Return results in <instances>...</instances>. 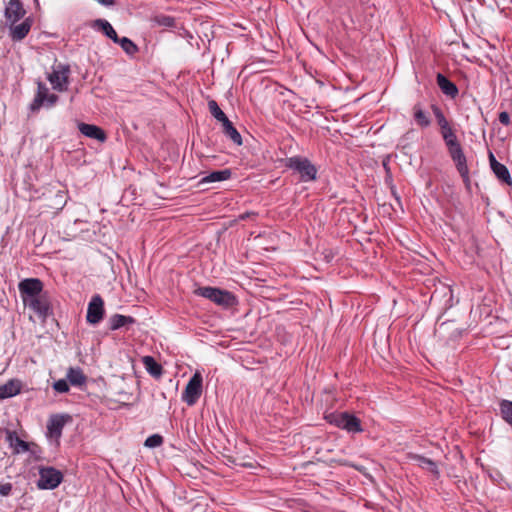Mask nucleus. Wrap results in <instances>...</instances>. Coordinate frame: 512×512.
Instances as JSON below:
<instances>
[{
	"label": "nucleus",
	"instance_id": "33",
	"mask_svg": "<svg viewBox=\"0 0 512 512\" xmlns=\"http://www.w3.org/2000/svg\"><path fill=\"white\" fill-rule=\"evenodd\" d=\"M163 437L160 434H153L147 437L144 442L145 447L148 448H157L163 444Z\"/></svg>",
	"mask_w": 512,
	"mask_h": 512
},
{
	"label": "nucleus",
	"instance_id": "41",
	"mask_svg": "<svg viewBox=\"0 0 512 512\" xmlns=\"http://www.w3.org/2000/svg\"><path fill=\"white\" fill-rule=\"evenodd\" d=\"M489 162H490L491 169H493L495 167V165L500 164V162H498L496 160L495 156L491 152L489 153Z\"/></svg>",
	"mask_w": 512,
	"mask_h": 512
},
{
	"label": "nucleus",
	"instance_id": "28",
	"mask_svg": "<svg viewBox=\"0 0 512 512\" xmlns=\"http://www.w3.org/2000/svg\"><path fill=\"white\" fill-rule=\"evenodd\" d=\"M151 22L153 25L167 27V28H177V20L175 17L165 15V14H156L151 18Z\"/></svg>",
	"mask_w": 512,
	"mask_h": 512
},
{
	"label": "nucleus",
	"instance_id": "39",
	"mask_svg": "<svg viewBox=\"0 0 512 512\" xmlns=\"http://www.w3.org/2000/svg\"><path fill=\"white\" fill-rule=\"evenodd\" d=\"M58 100H59L58 95H56V94H50V93H49V94L47 95V98H45L46 106H47V107H52V106H54V105L57 103V101H58Z\"/></svg>",
	"mask_w": 512,
	"mask_h": 512
},
{
	"label": "nucleus",
	"instance_id": "15",
	"mask_svg": "<svg viewBox=\"0 0 512 512\" xmlns=\"http://www.w3.org/2000/svg\"><path fill=\"white\" fill-rule=\"evenodd\" d=\"M326 419L337 427L346 429L348 432L352 431V414L348 411L330 413Z\"/></svg>",
	"mask_w": 512,
	"mask_h": 512
},
{
	"label": "nucleus",
	"instance_id": "12",
	"mask_svg": "<svg viewBox=\"0 0 512 512\" xmlns=\"http://www.w3.org/2000/svg\"><path fill=\"white\" fill-rule=\"evenodd\" d=\"M71 417L69 415H60L55 414L52 415L49 418L48 424H47V435L48 437L59 440V438L62 436V430L68 420H70Z\"/></svg>",
	"mask_w": 512,
	"mask_h": 512
},
{
	"label": "nucleus",
	"instance_id": "31",
	"mask_svg": "<svg viewBox=\"0 0 512 512\" xmlns=\"http://www.w3.org/2000/svg\"><path fill=\"white\" fill-rule=\"evenodd\" d=\"M492 171L502 182L509 185L512 183L510 172L504 164L500 163L499 165H495Z\"/></svg>",
	"mask_w": 512,
	"mask_h": 512
},
{
	"label": "nucleus",
	"instance_id": "35",
	"mask_svg": "<svg viewBox=\"0 0 512 512\" xmlns=\"http://www.w3.org/2000/svg\"><path fill=\"white\" fill-rule=\"evenodd\" d=\"M30 445L31 446H30L29 452L34 456V458L36 460H40L41 459L40 454L42 453L40 446L37 445L36 443H30Z\"/></svg>",
	"mask_w": 512,
	"mask_h": 512
},
{
	"label": "nucleus",
	"instance_id": "25",
	"mask_svg": "<svg viewBox=\"0 0 512 512\" xmlns=\"http://www.w3.org/2000/svg\"><path fill=\"white\" fill-rule=\"evenodd\" d=\"M67 380L71 385L80 387L86 383L87 377L81 368L70 367L67 371Z\"/></svg>",
	"mask_w": 512,
	"mask_h": 512
},
{
	"label": "nucleus",
	"instance_id": "4",
	"mask_svg": "<svg viewBox=\"0 0 512 512\" xmlns=\"http://www.w3.org/2000/svg\"><path fill=\"white\" fill-rule=\"evenodd\" d=\"M285 167L298 172L302 182L315 181L317 178L316 166L306 157L293 156L287 158Z\"/></svg>",
	"mask_w": 512,
	"mask_h": 512
},
{
	"label": "nucleus",
	"instance_id": "26",
	"mask_svg": "<svg viewBox=\"0 0 512 512\" xmlns=\"http://www.w3.org/2000/svg\"><path fill=\"white\" fill-rule=\"evenodd\" d=\"M413 118L416 124L421 128H427L431 125L429 115L423 110L421 104L417 103L413 106Z\"/></svg>",
	"mask_w": 512,
	"mask_h": 512
},
{
	"label": "nucleus",
	"instance_id": "34",
	"mask_svg": "<svg viewBox=\"0 0 512 512\" xmlns=\"http://www.w3.org/2000/svg\"><path fill=\"white\" fill-rule=\"evenodd\" d=\"M52 387L57 393H67L70 389L69 382L66 379H59L55 381Z\"/></svg>",
	"mask_w": 512,
	"mask_h": 512
},
{
	"label": "nucleus",
	"instance_id": "5",
	"mask_svg": "<svg viewBox=\"0 0 512 512\" xmlns=\"http://www.w3.org/2000/svg\"><path fill=\"white\" fill-rule=\"evenodd\" d=\"M63 481V474L54 467H41L37 487L42 490L56 489Z\"/></svg>",
	"mask_w": 512,
	"mask_h": 512
},
{
	"label": "nucleus",
	"instance_id": "17",
	"mask_svg": "<svg viewBox=\"0 0 512 512\" xmlns=\"http://www.w3.org/2000/svg\"><path fill=\"white\" fill-rule=\"evenodd\" d=\"M135 323L136 319L134 317L122 314H113L108 320L109 329L111 331H116L121 328H126L128 330L129 327Z\"/></svg>",
	"mask_w": 512,
	"mask_h": 512
},
{
	"label": "nucleus",
	"instance_id": "32",
	"mask_svg": "<svg viewBox=\"0 0 512 512\" xmlns=\"http://www.w3.org/2000/svg\"><path fill=\"white\" fill-rule=\"evenodd\" d=\"M208 108H209V112L211 113V115L217 121L222 123L223 121L228 119L226 114L221 110V108L219 107L218 103L215 100H209L208 101Z\"/></svg>",
	"mask_w": 512,
	"mask_h": 512
},
{
	"label": "nucleus",
	"instance_id": "6",
	"mask_svg": "<svg viewBox=\"0 0 512 512\" xmlns=\"http://www.w3.org/2000/svg\"><path fill=\"white\" fill-rule=\"evenodd\" d=\"M43 282L39 278H26L19 282L18 289L24 304L42 295Z\"/></svg>",
	"mask_w": 512,
	"mask_h": 512
},
{
	"label": "nucleus",
	"instance_id": "24",
	"mask_svg": "<svg viewBox=\"0 0 512 512\" xmlns=\"http://www.w3.org/2000/svg\"><path fill=\"white\" fill-rule=\"evenodd\" d=\"M232 176V170L229 168L223 170H215L210 172L208 175L203 177L200 180V184L203 183H211V182H220L230 179Z\"/></svg>",
	"mask_w": 512,
	"mask_h": 512
},
{
	"label": "nucleus",
	"instance_id": "13",
	"mask_svg": "<svg viewBox=\"0 0 512 512\" xmlns=\"http://www.w3.org/2000/svg\"><path fill=\"white\" fill-rule=\"evenodd\" d=\"M33 18L31 16L24 19V21L20 24L10 25V38L13 42L22 41L29 33L32 25Z\"/></svg>",
	"mask_w": 512,
	"mask_h": 512
},
{
	"label": "nucleus",
	"instance_id": "43",
	"mask_svg": "<svg viewBox=\"0 0 512 512\" xmlns=\"http://www.w3.org/2000/svg\"><path fill=\"white\" fill-rule=\"evenodd\" d=\"M364 477L369 481V482H372V477L371 475L367 474V473H363Z\"/></svg>",
	"mask_w": 512,
	"mask_h": 512
},
{
	"label": "nucleus",
	"instance_id": "44",
	"mask_svg": "<svg viewBox=\"0 0 512 512\" xmlns=\"http://www.w3.org/2000/svg\"><path fill=\"white\" fill-rule=\"evenodd\" d=\"M354 469H356V470H358V471L362 472V469H361L360 467L355 466V465H354Z\"/></svg>",
	"mask_w": 512,
	"mask_h": 512
},
{
	"label": "nucleus",
	"instance_id": "8",
	"mask_svg": "<svg viewBox=\"0 0 512 512\" xmlns=\"http://www.w3.org/2000/svg\"><path fill=\"white\" fill-rule=\"evenodd\" d=\"M104 315V300L99 294H95L88 303L86 321L91 325H97L103 320Z\"/></svg>",
	"mask_w": 512,
	"mask_h": 512
},
{
	"label": "nucleus",
	"instance_id": "29",
	"mask_svg": "<svg viewBox=\"0 0 512 512\" xmlns=\"http://www.w3.org/2000/svg\"><path fill=\"white\" fill-rule=\"evenodd\" d=\"M411 458L414 461H416L417 465L419 467H421L422 469H425L434 475H438V473H439L438 467H437V464L433 460L426 458L424 456H421V455H413Z\"/></svg>",
	"mask_w": 512,
	"mask_h": 512
},
{
	"label": "nucleus",
	"instance_id": "38",
	"mask_svg": "<svg viewBox=\"0 0 512 512\" xmlns=\"http://www.w3.org/2000/svg\"><path fill=\"white\" fill-rule=\"evenodd\" d=\"M13 486L11 483L0 484V495L9 496L12 492Z\"/></svg>",
	"mask_w": 512,
	"mask_h": 512
},
{
	"label": "nucleus",
	"instance_id": "9",
	"mask_svg": "<svg viewBox=\"0 0 512 512\" xmlns=\"http://www.w3.org/2000/svg\"><path fill=\"white\" fill-rule=\"evenodd\" d=\"M26 305L43 320L53 315V308L47 292H44L35 299H31Z\"/></svg>",
	"mask_w": 512,
	"mask_h": 512
},
{
	"label": "nucleus",
	"instance_id": "42",
	"mask_svg": "<svg viewBox=\"0 0 512 512\" xmlns=\"http://www.w3.org/2000/svg\"><path fill=\"white\" fill-rule=\"evenodd\" d=\"M97 1L106 6L115 4V0H97Z\"/></svg>",
	"mask_w": 512,
	"mask_h": 512
},
{
	"label": "nucleus",
	"instance_id": "20",
	"mask_svg": "<svg viewBox=\"0 0 512 512\" xmlns=\"http://www.w3.org/2000/svg\"><path fill=\"white\" fill-rule=\"evenodd\" d=\"M436 82H437V85L439 86V88L441 89V91L445 95H447L451 98H455L458 95L457 86L443 74H441V73L437 74Z\"/></svg>",
	"mask_w": 512,
	"mask_h": 512
},
{
	"label": "nucleus",
	"instance_id": "11",
	"mask_svg": "<svg viewBox=\"0 0 512 512\" xmlns=\"http://www.w3.org/2000/svg\"><path fill=\"white\" fill-rule=\"evenodd\" d=\"M26 14L22 0H10L6 5L4 16L6 21L10 24H16Z\"/></svg>",
	"mask_w": 512,
	"mask_h": 512
},
{
	"label": "nucleus",
	"instance_id": "37",
	"mask_svg": "<svg viewBox=\"0 0 512 512\" xmlns=\"http://www.w3.org/2000/svg\"><path fill=\"white\" fill-rule=\"evenodd\" d=\"M257 216H258L257 212L248 211V212L240 214L238 216V220H241V221H245V220H248V219L249 220H255Z\"/></svg>",
	"mask_w": 512,
	"mask_h": 512
},
{
	"label": "nucleus",
	"instance_id": "7",
	"mask_svg": "<svg viewBox=\"0 0 512 512\" xmlns=\"http://www.w3.org/2000/svg\"><path fill=\"white\" fill-rule=\"evenodd\" d=\"M203 378L200 372H195L188 381L182 399L189 406L196 404L202 394Z\"/></svg>",
	"mask_w": 512,
	"mask_h": 512
},
{
	"label": "nucleus",
	"instance_id": "1",
	"mask_svg": "<svg viewBox=\"0 0 512 512\" xmlns=\"http://www.w3.org/2000/svg\"><path fill=\"white\" fill-rule=\"evenodd\" d=\"M440 134L447 147L449 155L456 166L457 171L464 180H467L469 175L467 160L461 144L457 138L456 131L452 127L441 132Z\"/></svg>",
	"mask_w": 512,
	"mask_h": 512
},
{
	"label": "nucleus",
	"instance_id": "30",
	"mask_svg": "<svg viewBox=\"0 0 512 512\" xmlns=\"http://www.w3.org/2000/svg\"><path fill=\"white\" fill-rule=\"evenodd\" d=\"M115 43L119 44L124 52L129 56H134L139 51L138 46L128 37H119L118 41Z\"/></svg>",
	"mask_w": 512,
	"mask_h": 512
},
{
	"label": "nucleus",
	"instance_id": "14",
	"mask_svg": "<svg viewBox=\"0 0 512 512\" xmlns=\"http://www.w3.org/2000/svg\"><path fill=\"white\" fill-rule=\"evenodd\" d=\"M77 126L81 134H83L85 137L95 139L99 142H105L107 139L106 132L97 125L78 122Z\"/></svg>",
	"mask_w": 512,
	"mask_h": 512
},
{
	"label": "nucleus",
	"instance_id": "45",
	"mask_svg": "<svg viewBox=\"0 0 512 512\" xmlns=\"http://www.w3.org/2000/svg\"><path fill=\"white\" fill-rule=\"evenodd\" d=\"M38 3V0H35Z\"/></svg>",
	"mask_w": 512,
	"mask_h": 512
},
{
	"label": "nucleus",
	"instance_id": "23",
	"mask_svg": "<svg viewBox=\"0 0 512 512\" xmlns=\"http://www.w3.org/2000/svg\"><path fill=\"white\" fill-rule=\"evenodd\" d=\"M222 127L224 135L228 137L234 144L237 146H241L243 144L241 134L229 119H226L222 122Z\"/></svg>",
	"mask_w": 512,
	"mask_h": 512
},
{
	"label": "nucleus",
	"instance_id": "10",
	"mask_svg": "<svg viewBox=\"0 0 512 512\" xmlns=\"http://www.w3.org/2000/svg\"><path fill=\"white\" fill-rule=\"evenodd\" d=\"M70 73L69 65L59 64L53 70L51 74L48 75V80L52 84L53 89L58 91H64L67 89L68 77Z\"/></svg>",
	"mask_w": 512,
	"mask_h": 512
},
{
	"label": "nucleus",
	"instance_id": "3",
	"mask_svg": "<svg viewBox=\"0 0 512 512\" xmlns=\"http://www.w3.org/2000/svg\"><path fill=\"white\" fill-rule=\"evenodd\" d=\"M30 200H39V208L44 212L57 213L66 205L67 196L64 191L55 187H46L41 195H31Z\"/></svg>",
	"mask_w": 512,
	"mask_h": 512
},
{
	"label": "nucleus",
	"instance_id": "19",
	"mask_svg": "<svg viewBox=\"0 0 512 512\" xmlns=\"http://www.w3.org/2000/svg\"><path fill=\"white\" fill-rule=\"evenodd\" d=\"M22 389V382L18 379H10L0 386V400L18 395Z\"/></svg>",
	"mask_w": 512,
	"mask_h": 512
},
{
	"label": "nucleus",
	"instance_id": "27",
	"mask_svg": "<svg viewBox=\"0 0 512 512\" xmlns=\"http://www.w3.org/2000/svg\"><path fill=\"white\" fill-rule=\"evenodd\" d=\"M431 110L436 119L437 125L439 126L440 133L452 128L450 121L445 117L444 112L439 106L432 104Z\"/></svg>",
	"mask_w": 512,
	"mask_h": 512
},
{
	"label": "nucleus",
	"instance_id": "40",
	"mask_svg": "<svg viewBox=\"0 0 512 512\" xmlns=\"http://www.w3.org/2000/svg\"><path fill=\"white\" fill-rule=\"evenodd\" d=\"M363 431L360 419L354 415V433Z\"/></svg>",
	"mask_w": 512,
	"mask_h": 512
},
{
	"label": "nucleus",
	"instance_id": "21",
	"mask_svg": "<svg viewBox=\"0 0 512 512\" xmlns=\"http://www.w3.org/2000/svg\"><path fill=\"white\" fill-rule=\"evenodd\" d=\"M92 27L101 31L106 37L111 39L114 43L118 41V34L113 26L105 19L94 20Z\"/></svg>",
	"mask_w": 512,
	"mask_h": 512
},
{
	"label": "nucleus",
	"instance_id": "22",
	"mask_svg": "<svg viewBox=\"0 0 512 512\" xmlns=\"http://www.w3.org/2000/svg\"><path fill=\"white\" fill-rule=\"evenodd\" d=\"M142 362L147 372L154 378L158 379L163 374V367L158 363L153 356H144Z\"/></svg>",
	"mask_w": 512,
	"mask_h": 512
},
{
	"label": "nucleus",
	"instance_id": "18",
	"mask_svg": "<svg viewBox=\"0 0 512 512\" xmlns=\"http://www.w3.org/2000/svg\"><path fill=\"white\" fill-rule=\"evenodd\" d=\"M49 94V89L47 86L41 82H37V93L34 97V100L29 106V109L32 113H37L40 108L45 104V98H47V95Z\"/></svg>",
	"mask_w": 512,
	"mask_h": 512
},
{
	"label": "nucleus",
	"instance_id": "16",
	"mask_svg": "<svg viewBox=\"0 0 512 512\" xmlns=\"http://www.w3.org/2000/svg\"><path fill=\"white\" fill-rule=\"evenodd\" d=\"M6 441L9 443L10 447L13 448L14 454H19L21 452H28L30 450V443L20 439L17 435L16 431L6 430Z\"/></svg>",
	"mask_w": 512,
	"mask_h": 512
},
{
	"label": "nucleus",
	"instance_id": "36",
	"mask_svg": "<svg viewBox=\"0 0 512 512\" xmlns=\"http://www.w3.org/2000/svg\"><path fill=\"white\" fill-rule=\"evenodd\" d=\"M498 119H499L500 123L505 126H508L511 124L510 114L507 111L500 112Z\"/></svg>",
	"mask_w": 512,
	"mask_h": 512
},
{
	"label": "nucleus",
	"instance_id": "2",
	"mask_svg": "<svg viewBox=\"0 0 512 512\" xmlns=\"http://www.w3.org/2000/svg\"><path fill=\"white\" fill-rule=\"evenodd\" d=\"M194 294L206 298L226 310L236 307L239 303L233 292L219 287L200 286L194 290Z\"/></svg>",
	"mask_w": 512,
	"mask_h": 512
}]
</instances>
